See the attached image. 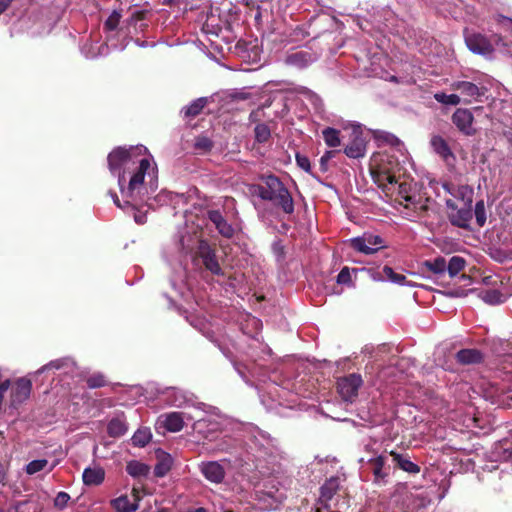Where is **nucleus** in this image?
<instances>
[{"instance_id":"nucleus-1","label":"nucleus","mask_w":512,"mask_h":512,"mask_svg":"<svg viewBox=\"0 0 512 512\" xmlns=\"http://www.w3.org/2000/svg\"><path fill=\"white\" fill-rule=\"evenodd\" d=\"M370 172L374 183L388 194L397 184L400 173L399 162L394 156H382L379 162L371 167Z\"/></svg>"},{"instance_id":"nucleus-2","label":"nucleus","mask_w":512,"mask_h":512,"mask_svg":"<svg viewBox=\"0 0 512 512\" xmlns=\"http://www.w3.org/2000/svg\"><path fill=\"white\" fill-rule=\"evenodd\" d=\"M340 481L338 477H331L320 487L319 506L325 510L343 509L349 507V500L346 495L340 494Z\"/></svg>"},{"instance_id":"nucleus-3","label":"nucleus","mask_w":512,"mask_h":512,"mask_svg":"<svg viewBox=\"0 0 512 512\" xmlns=\"http://www.w3.org/2000/svg\"><path fill=\"white\" fill-rule=\"evenodd\" d=\"M136 150H139L140 153L142 151H147L146 147L143 146L140 148L131 147L129 149L124 147H117L108 154L107 161L109 170L113 175H118V184L122 192L126 179L124 172H121V167L126 166L130 161H132L133 153Z\"/></svg>"},{"instance_id":"nucleus-4","label":"nucleus","mask_w":512,"mask_h":512,"mask_svg":"<svg viewBox=\"0 0 512 512\" xmlns=\"http://www.w3.org/2000/svg\"><path fill=\"white\" fill-rule=\"evenodd\" d=\"M446 205L450 223L455 227L468 229L473 218L472 204H463L453 199H446Z\"/></svg>"},{"instance_id":"nucleus-5","label":"nucleus","mask_w":512,"mask_h":512,"mask_svg":"<svg viewBox=\"0 0 512 512\" xmlns=\"http://www.w3.org/2000/svg\"><path fill=\"white\" fill-rule=\"evenodd\" d=\"M246 38L240 39L235 45V52L247 61L260 60L262 39L254 37V34H245Z\"/></svg>"},{"instance_id":"nucleus-6","label":"nucleus","mask_w":512,"mask_h":512,"mask_svg":"<svg viewBox=\"0 0 512 512\" xmlns=\"http://www.w3.org/2000/svg\"><path fill=\"white\" fill-rule=\"evenodd\" d=\"M363 380L360 374L351 373L337 380V392L346 402H352L358 395Z\"/></svg>"},{"instance_id":"nucleus-7","label":"nucleus","mask_w":512,"mask_h":512,"mask_svg":"<svg viewBox=\"0 0 512 512\" xmlns=\"http://www.w3.org/2000/svg\"><path fill=\"white\" fill-rule=\"evenodd\" d=\"M493 40L485 36V34H466L465 42L467 47L474 53L481 55H489L494 50V42L498 45L500 38L498 34H492Z\"/></svg>"},{"instance_id":"nucleus-8","label":"nucleus","mask_w":512,"mask_h":512,"mask_svg":"<svg viewBox=\"0 0 512 512\" xmlns=\"http://www.w3.org/2000/svg\"><path fill=\"white\" fill-rule=\"evenodd\" d=\"M349 242L351 248L365 255L374 254L384 247V241L379 235L364 234L363 236L350 239Z\"/></svg>"},{"instance_id":"nucleus-9","label":"nucleus","mask_w":512,"mask_h":512,"mask_svg":"<svg viewBox=\"0 0 512 512\" xmlns=\"http://www.w3.org/2000/svg\"><path fill=\"white\" fill-rule=\"evenodd\" d=\"M262 184L257 185V195L265 201L272 200L278 193L284 192L286 187L279 177L269 174L261 177Z\"/></svg>"},{"instance_id":"nucleus-10","label":"nucleus","mask_w":512,"mask_h":512,"mask_svg":"<svg viewBox=\"0 0 512 512\" xmlns=\"http://www.w3.org/2000/svg\"><path fill=\"white\" fill-rule=\"evenodd\" d=\"M452 88L460 92L463 96V102L470 104L473 101H481V98L486 95L488 89L485 86H478L469 81H455Z\"/></svg>"},{"instance_id":"nucleus-11","label":"nucleus","mask_w":512,"mask_h":512,"mask_svg":"<svg viewBox=\"0 0 512 512\" xmlns=\"http://www.w3.org/2000/svg\"><path fill=\"white\" fill-rule=\"evenodd\" d=\"M451 121L466 136H472L476 133V129L473 126L474 116L469 109L457 108L452 114Z\"/></svg>"},{"instance_id":"nucleus-12","label":"nucleus","mask_w":512,"mask_h":512,"mask_svg":"<svg viewBox=\"0 0 512 512\" xmlns=\"http://www.w3.org/2000/svg\"><path fill=\"white\" fill-rule=\"evenodd\" d=\"M32 382L27 378H19L15 381L11 388L10 404L12 407L17 408L24 403L31 394Z\"/></svg>"},{"instance_id":"nucleus-13","label":"nucleus","mask_w":512,"mask_h":512,"mask_svg":"<svg viewBox=\"0 0 512 512\" xmlns=\"http://www.w3.org/2000/svg\"><path fill=\"white\" fill-rule=\"evenodd\" d=\"M128 12L129 16L123 21L122 29H126L127 31H144L148 27L146 21L149 20V17L152 16L150 10H137L129 8Z\"/></svg>"},{"instance_id":"nucleus-14","label":"nucleus","mask_w":512,"mask_h":512,"mask_svg":"<svg viewBox=\"0 0 512 512\" xmlns=\"http://www.w3.org/2000/svg\"><path fill=\"white\" fill-rule=\"evenodd\" d=\"M150 168V161L147 158H143L139 161V166L137 170L131 176L127 190L122 193H125L127 197L133 198L135 192H140L144 184V178L147 170Z\"/></svg>"},{"instance_id":"nucleus-15","label":"nucleus","mask_w":512,"mask_h":512,"mask_svg":"<svg viewBox=\"0 0 512 512\" xmlns=\"http://www.w3.org/2000/svg\"><path fill=\"white\" fill-rule=\"evenodd\" d=\"M443 189L449 193L454 201L463 204H472L474 190L469 185H455L453 183L445 182L442 185Z\"/></svg>"},{"instance_id":"nucleus-16","label":"nucleus","mask_w":512,"mask_h":512,"mask_svg":"<svg viewBox=\"0 0 512 512\" xmlns=\"http://www.w3.org/2000/svg\"><path fill=\"white\" fill-rule=\"evenodd\" d=\"M432 150L447 164L454 165L456 157L448 142L440 135H433L430 139Z\"/></svg>"},{"instance_id":"nucleus-17","label":"nucleus","mask_w":512,"mask_h":512,"mask_svg":"<svg viewBox=\"0 0 512 512\" xmlns=\"http://www.w3.org/2000/svg\"><path fill=\"white\" fill-rule=\"evenodd\" d=\"M368 466L371 470L375 484H385L389 476L390 467L386 466V457L379 455L368 460Z\"/></svg>"},{"instance_id":"nucleus-18","label":"nucleus","mask_w":512,"mask_h":512,"mask_svg":"<svg viewBox=\"0 0 512 512\" xmlns=\"http://www.w3.org/2000/svg\"><path fill=\"white\" fill-rule=\"evenodd\" d=\"M200 471L210 482L221 483L224 479V468L217 461L202 462Z\"/></svg>"},{"instance_id":"nucleus-19","label":"nucleus","mask_w":512,"mask_h":512,"mask_svg":"<svg viewBox=\"0 0 512 512\" xmlns=\"http://www.w3.org/2000/svg\"><path fill=\"white\" fill-rule=\"evenodd\" d=\"M133 501L128 496L123 495L112 500V506L117 512H134L138 509V502L140 500L139 490L132 489Z\"/></svg>"},{"instance_id":"nucleus-20","label":"nucleus","mask_w":512,"mask_h":512,"mask_svg":"<svg viewBox=\"0 0 512 512\" xmlns=\"http://www.w3.org/2000/svg\"><path fill=\"white\" fill-rule=\"evenodd\" d=\"M316 53L309 51H297L287 56L286 63L299 69L306 68L317 60Z\"/></svg>"},{"instance_id":"nucleus-21","label":"nucleus","mask_w":512,"mask_h":512,"mask_svg":"<svg viewBox=\"0 0 512 512\" xmlns=\"http://www.w3.org/2000/svg\"><path fill=\"white\" fill-rule=\"evenodd\" d=\"M484 358L485 355L476 348L461 349L455 354L457 363L461 365L480 364Z\"/></svg>"},{"instance_id":"nucleus-22","label":"nucleus","mask_w":512,"mask_h":512,"mask_svg":"<svg viewBox=\"0 0 512 512\" xmlns=\"http://www.w3.org/2000/svg\"><path fill=\"white\" fill-rule=\"evenodd\" d=\"M251 94L245 91H233L226 94V107L231 106L230 109L246 110L251 106Z\"/></svg>"},{"instance_id":"nucleus-23","label":"nucleus","mask_w":512,"mask_h":512,"mask_svg":"<svg viewBox=\"0 0 512 512\" xmlns=\"http://www.w3.org/2000/svg\"><path fill=\"white\" fill-rule=\"evenodd\" d=\"M159 421L170 432H178L184 426L182 414L179 412L163 414L159 417Z\"/></svg>"},{"instance_id":"nucleus-24","label":"nucleus","mask_w":512,"mask_h":512,"mask_svg":"<svg viewBox=\"0 0 512 512\" xmlns=\"http://www.w3.org/2000/svg\"><path fill=\"white\" fill-rule=\"evenodd\" d=\"M366 141L361 135H355L351 142L345 147L344 153L349 158H362L366 152Z\"/></svg>"},{"instance_id":"nucleus-25","label":"nucleus","mask_w":512,"mask_h":512,"mask_svg":"<svg viewBox=\"0 0 512 512\" xmlns=\"http://www.w3.org/2000/svg\"><path fill=\"white\" fill-rule=\"evenodd\" d=\"M270 202L279 207L285 214H292L294 212V200L286 187L284 192L278 193Z\"/></svg>"},{"instance_id":"nucleus-26","label":"nucleus","mask_w":512,"mask_h":512,"mask_svg":"<svg viewBox=\"0 0 512 512\" xmlns=\"http://www.w3.org/2000/svg\"><path fill=\"white\" fill-rule=\"evenodd\" d=\"M221 9L220 7L211 6L207 15L206 23L203 25L202 32H220L221 26Z\"/></svg>"},{"instance_id":"nucleus-27","label":"nucleus","mask_w":512,"mask_h":512,"mask_svg":"<svg viewBox=\"0 0 512 512\" xmlns=\"http://www.w3.org/2000/svg\"><path fill=\"white\" fill-rule=\"evenodd\" d=\"M390 455L392 456L393 461L396 463V466L399 469L410 474H418L420 472V466L410 461L407 456L396 451H391Z\"/></svg>"},{"instance_id":"nucleus-28","label":"nucleus","mask_w":512,"mask_h":512,"mask_svg":"<svg viewBox=\"0 0 512 512\" xmlns=\"http://www.w3.org/2000/svg\"><path fill=\"white\" fill-rule=\"evenodd\" d=\"M127 430L128 425L123 414L112 418L107 425V434L113 438L123 436Z\"/></svg>"},{"instance_id":"nucleus-29","label":"nucleus","mask_w":512,"mask_h":512,"mask_svg":"<svg viewBox=\"0 0 512 512\" xmlns=\"http://www.w3.org/2000/svg\"><path fill=\"white\" fill-rule=\"evenodd\" d=\"M82 478L85 485L97 486L104 481L105 471L101 467H88L84 469Z\"/></svg>"},{"instance_id":"nucleus-30","label":"nucleus","mask_w":512,"mask_h":512,"mask_svg":"<svg viewBox=\"0 0 512 512\" xmlns=\"http://www.w3.org/2000/svg\"><path fill=\"white\" fill-rule=\"evenodd\" d=\"M375 280H384L388 279L392 283L399 285H406L408 282L406 281V277L403 274L396 273L390 266H384L382 272H375L372 274Z\"/></svg>"},{"instance_id":"nucleus-31","label":"nucleus","mask_w":512,"mask_h":512,"mask_svg":"<svg viewBox=\"0 0 512 512\" xmlns=\"http://www.w3.org/2000/svg\"><path fill=\"white\" fill-rule=\"evenodd\" d=\"M245 284V276L242 272L234 271L226 272V287L229 286L232 289V292L239 293L242 291V288ZM228 289L226 288V292Z\"/></svg>"},{"instance_id":"nucleus-32","label":"nucleus","mask_w":512,"mask_h":512,"mask_svg":"<svg viewBox=\"0 0 512 512\" xmlns=\"http://www.w3.org/2000/svg\"><path fill=\"white\" fill-rule=\"evenodd\" d=\"M126 472L134 478H145L150 472V467L145 463L132 460L127 463Z\"/></svg>"},{"instance_id":"nucleus-33","label":"nucleus","mask_w":512,"mask_h":512,"mask_svg":"<svg viewBox=\"0 0 512 512\" xmlns=\"http://www.w3.org/2000/svg\"><path fill=\"white\" fill-rule=\"evenodd\" d=\"M172 458L166 453L158 456V462L154 467V474L156 477H164L171 469Z\"/></svg>"},{"instance_id":"nucleus-34","label":"nucleus","mask_w":512,"mask_h":512,"mask_svg":"<svg viewBox=\"0 0 512 512\" xmlns=\"http://www.w3.org/2000/svg\"><path fill=\"white\" fill-rule=\"evenodd\" d=\"M481 299L490 305L501 304L505 301V295L497 289H488L481 292Z\"/></svg>"},{"instance_id":"nucleus-35","label":"nucleus","mask_w":512,"mask_h":512,"mask_svg":"<svg viewBox=\"0 0 512 512\" xmlns=\"http://www.w3.org/2000/svg\"><path fill=\"white\" fill-rule=\"evenodd\" d=\"M202 258L207 270L211 271L213 274H220L221 267L216 259L214 251L208 249L206 252L202 253Z\"/></svg>"},{"instance_id":"nucleus-36","label":"nucleus","mask_w":512,"mask_h":512,"mask_svg":"<svg viewBox=\"0 0 512 512\" xmlns=\"http://www.w3.org/2000/svg\"><path fill=\"white\" fill-rule=\"evenodd\" d=\"M208 98L202 97L193 101L190 105L184 108L185 117H196L201 113L203 108L206 106Z\"/></svg>"},{"instance_id":"nucleus-37","label":"nucleus","mask_w":512,"mask_h":512,"mask_svg":"<svg viewBox=\"0 0 512 512\" xmlns=\"http://www.w3.org/2000/svg\"><path fill=\"white\" fill-rule=\"evenodd\" d=\"M466 261L460 256H453L449 262L446 263V270L451 278L455 277L460 271L464 269Z\"/></svg>"},{"instance_id":"nucleus-38","label":"nucleus","mask_w":512,"mask_h":512,"mask_svg":"<svg viewBox=\"0 0 512 512\" xmlns=\"http://www.w3.org/2000/svg\"><path fill=\"white\" fill-rule=\"evenodd\" d=\"M424 266L435 275H443L446 271V260L440 256L434 260L425 261Z\"/></svg>"},{"instance_id":"nucleus-39","label":"nucleus","mask_w":512,"mask_h":512,"mask_svg":"<svg viewBox=\"0 0 512 512\" xmlns=\"http://www.w3.org/2000/svg\"><path fill=\"white\" fill-rule=\"evenodd\" d=\"M322 135H323V139H324L326 145L329 147L334 148V147H338L341 144L340 131L335 128H331V127L325 128L322 132Z\"/></svg>"},{"instance_id":"nucleus-40","label":"nucleus","mask_w":512,"mask_h":512,"mask_svg":"<svg viewBox=\"0 0 512 512\" xmlns=\"http://www.w3.org/2000/svg\"><path fill=\"white\" fill-rule=\"evenodd\" d=\"M152 438V434L148 428L138 429L132 436V444L137 447L146 446Z\"/></svg>"},{"instance_id":"nucleus-41","label":"nucleus","mask_w":512,"mask_h":512,"mask_svg":"<svg viewBox=\"0 0 512 512\" xmlns=\"http://www.w3.org/2000/svg\"><path fill=\"white\" fill-rule=\"evenodd\" d=\"M255 140L258 143H266L271 137V130L265 123H259L254 128Z\"/></svg>"},{"instance_id":"nucleus-42","label":"nucleus","mask_w":512,"mask_h":512,"mask_svg":"<svg viewBox=\"0 0 512 512\" xmlns=\"http://www.w3.org/2000/svg\"><path fill=\"white\" fill-rule=\"evenodd\" d=\"M397 189L398 191V195L406 202V203H411V204H414V198L416 196L414 195H410L409 194V185L405 182H402V183H399L397 181V184H395L393 187H392V190L390 191L391 193H393L395 190Z\"/></svg>"},{"instance_id":"nucleus-43","label":"nucleus","mask_w":512,"mask_h":512,"mask_svg":"<svg viewBox=\"0 0 512 512\" xmlns=\"http://www.w3.org/2000/svg\"><path fill=\"white\" fill-rule=\"evenodd\" d=\"M434 98L438 103L445 105L456 106L461 102V98L457 94L436 93Z\"/></svg>"},{"instance_id":"nucleus-44","label":"nucleus","mask_w":512,"mask_h":512,"mask_svg":"<svg viewBox=\"0 0 512 512\" xmlns=\"http://www.w3.org/2000/svg\"><path fill=\"white\" fill-rule=\"evenodd\" d=\"M429 201V198H426L424 201H422L420 197L419 199H416L415 197L414 204L406 203L405 207L412 208L417 213L418 216H423L429 209Z\"/></svg>"},{"instance_id":"nucleus-45","label":"nucleus","mask_w":512,"mask_h":512,"mask_svg":"<svg viewBox=\"0 0 512 512\" xmlns=\"http://www.w3.org/2000/svg\"><path fill=\"white\" fill-rule=\"evenodd\" d=\"M474 215L476 223L479 227H483L486 223V210L483 200H479L475 204Z\"/></svg>"},{"instance_id":"nucleus-46","label":"nucleus","mask_w":512,"mask_h":512,"mask_svg":"<svg viewBox=\"0 0 512 512\" xmlns=\"http://www.w3.org/2000/svg\"><path fill=\"white\" fill-rule=\"evenodd\" d=\"M86 384L90 389H95L106 386L108 384V381L106 380L104 375L98 373L89 376L86 379Z\"/></svg>"},{"instance_id":"nucleus-47","label":"nucleus","mask_w":512,"mask_h":512,"mask_svg":"<svg viewBox=\"0 0 512 512\" xmlns=\"http://www.w3.org/2000/svg\"><path fill=\"white\" fill-rule=\"evenodd\" d=\"M48 464L46 459H37L29 462L26 466V473L29 475H33L39 471H42Z\"/></svg>"},{"instance_id":"nucleus-48","label":"nucleus","mask_w":512,"mask_h":512,"mask_svg":"<svg viewBox=\"0 0 512 512\" xmlns=\"http://www.w3.org/2000/svg\"><path fill=\"white\" fill-rule=\"evenodd\" d=\"M121 17H122L121 12L114 10L110 14V16L107 18V20L105 21V24H104L105 29H107L109 31L115 30L120 23Z\"/></svg>"},{"instance_id":"nucleus-49","label":"nucleus","mask_w":512,"mask_h":512,"mask_svg":"<svg viewBox=\"0 0 512 512\" xmlns=\"http://www.w3.org/2000/svg\"><path fill=\"white\" fill-rule=\"evenodd\" d=\"M339 153L338 150H329L326 151L322 157L320 158V171L322 173H326L329 169L328 163L329 161L336 156V154Z\"/></svg>"},{"instance_id":"nucleus-50","label":"nucleus","mask_w":512,"mask_h":512,"mask_svg":"<svg viewBox=\"0 0 512 512\" xmlns=\"http://www.w3.org/2000/svg\"><path fill=\"white\" fill-rule=\"evenodd\" d=\"M16 512H37V503L31 500L20 501L15 506Z\"/></svg>"},{"instance_id":"nucleus-51","label":"nucleus","mask_w":512,"mask_h":512,"mask_svg":"<svg viewBox=\"0 0 512 512\" xmlns=\"http://www.w3.org/2000/svg\"><path fill=\"white\" fill-rule=\"evenodd\" d=\"M296 163L297 165L303 169L305 172L312 174V167H311V163H310V160L307 156L303 155V154H300V153H296Z\"/></svg>"},{"instance_id":"nucleus-52","label":"nucleus","mask_w":512,"mask_h":512,"mask_svg":"<svg viewBox=\"0 0 512 512\" xmlns=\"http://www.w3.org/2000/svg\"><path fill=\"white\" fill-rule=\"evenodd\" d=\"M210 220L216 225L220 234H224V219L219 211H209Z\"/></svg>"},{"instance_id":"nucleus-53","label":"nucleus","mask_w":512,"mask_h":512,"mask_svg":"<svg viewBox=\"0 0 512 512\" xmlns=\"http://www.w3.org/2000/svg\"><path fill=\"white\" fill-rule=\"evenodd\" d=\"M336 281L338 284H345V285L351 284L352 279H351L349 267L345 266L341 269V271L337 275Z\"/></svg>"},{"instance_id":"nucleus-54","label":"nucleus","mask_w":512,"mask_h":512,"mask_svg":"<svg viewBox=\"0 0 512 512\" xmlns=\"http://www.w3.org/2000/svg\"><path fill=\"white\" fill-rule=\"evenodd\" d=\"M69 500H70V496L68 493L59 492L54 499V505L59 509H63L66 507Z\"/></svg>"},{"instance_id":"nucleus-55","label":"nucleus","mask_w":512,"mask_h":512,"mask_svg":"<svg viewBox=\"0 0 512 512\" xmlns=\"http://www.w3.org/2000/svg\"><path fill=\"white\" fill-rule=\"evenodd\" d=\"M496 22L498 23L499 29H504L512 32V19L503 15H498L496 17Z\"/></svg>"},{"instance_id":"nucleus-56","label":"nucleus","mask_w":512,"mask_h":512,"mask_svg":"<svg viewBox=\"0 0 512 512\" xmlns=\"http://www.w3.org/2000/svg\"><path fill=\"white\" fill-rule=\"evenodd\" d=\"M272 249H273L274 254L278 257L279 260L284 259L285 248L282 245V242L280 240L273 243Z\"/></svg>"},{"instance_id":"nucleus-57","label":"nucleus","mask_w":512,"mask_h":512,"mask_svg":"<svg viewBox=\"0 0 512 512\" xmlns=\"http://www.w3.org/2000/svg\"><path fill=\"white\" fill-rule=\"evenodd\" d=\"M195 147L198 149L210 150L212 147V142L206 137L198 138Z\"/></svg>"},{"instance_id":"nucleus-58","label":"nucleus","mask_w":512,"mask_h":512,"mask_svg":"<svg viewBox=\"0 0 512 512\" xmlns=\"http://www.w3.org/2000/svg\"><path fill=\"white\" fill-rule=\"evenodd\" d=\"M242 459H235L233 462H234V466L236 468H241V472H239V476H241L242 478L246 475V471H249L250 470V465L248 463H245L242 464Z\"/></svg>"},{"instance_id":"nucleus-59","label":"nucleus","mask_w":512,"mask_h":512,"mask_svg":"<svg viewBox=\"0 0 512 512\" xmlns=\"http://www.w3.org/2000/svg\"><path fill=\"white\" fill-rule=\"evenodd\" d=\"M503 136L506 138V140L509 142V144L512 147V127H506L503 130Z\"/></svg>"},{"instance_id":"nucleus-60","label":"nucleus","mask_w":512,"mask_h":512,"mask_svg":"<svg viewBox=\"0 0 512 512\" xmlns=\"http://www.w3.org/2000/svg\"><path fill=\"white\" fill-rule=\"evenodd\" d=\"M13 0H0V15L5 12Z\"/></svg>"},{"instance_id":"nucleus-61","label":"nucleus","mask_w":512,"mask_h":512,"mask_svg":"<svg viewBox=\"0 0 512 512\" xmlns=\"http://www.w3.org/2000/svg\"><path fill=\"white\" fill-rule=\"evenodd\" d=\"M134 219L136 221V223L138 224H144L146 222V216L145 215H135L134 216Z\"/></svg>"},{"instance_id":"nucleus-62","label":"nucleus","mask_w":512,"mask_h":512,"mask_svg":"<svg viewBox=\"0 0 512 512\" xmlns=\"http://www.w3.org/2000/svg\"><path fill=\"white\" fill-rule=\"evenodd\" d=\"M187 512H206V509L203 507L190 508L187 510Z\"/></svg>"},{"instance_id":"nucleus-63","label":"nucleus","mask_w":512,"mask_h":512,"mask_svg":"<svg viewBox=\"0 0 512 512\" xmlns=\"http://www.w3.org/2000/svg\"><path fill=\"white\" fill-rule=\"evenodd\" d=\"M232 233H233V229L231 228V226L226 225V232H225L226 238H230L232 236Z\"/></svg>"},{"instance_id":"nucleus-64","label":"nucleus","mask_w":512,"mask_h":512,"mask_svg":"<svg viewBox=\"0 0 512 512\" xmlns=\"http://www.w3.org/2000/svg\"><path fill=\"white\" fill-rule=\"evenodd\" d=\"M316 512H340V511H333L332 509L325 510L324 508H322V506H318L316 509Z\"/></svg>"}]
</instances>
